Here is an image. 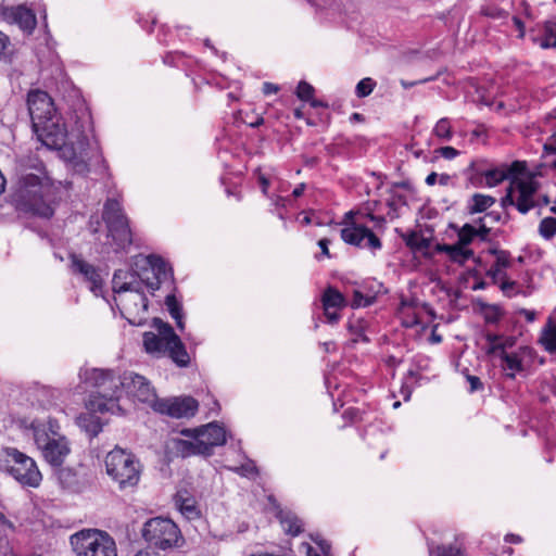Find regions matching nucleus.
<instances>
[{"label":"nucleus","instance_id":"1","mask_svg":"<svg viewBox=\"0 0 556 556\" xmlns=\"http://www.w3.org/2000/svg\"><path fill=\"white\" fill-rule=\"evenodd\" d=\"M59 187L38 161H21L12 185V201L21 210L40 217L53 215Z\"/></svg>","mask_w":556,"mask_h":556},{"label":"nucleus","instance_id":"2","mask_svg":"<svg viewBox=\"0 0 556 556\" xmlns=\"http://www.w3.org/2000/svg\"><path fill=\"white\" fill-rule=\"evenodd\" d=\"M33 128L42 144L59 150L61 157L77 174L88 173L90 161L98 162L101 159L97 144H91L85 135H68L58 114Z\"/></svg>","mask_w":556,"mask_h":556},{"label":"nucleus","instance_id":"3","mask_svg":"<svg viewBox=\"0 0 556 556\" xmlns=\"http://www.w3.org/2000/svg\"><path fill=\"white\" fill-rule=\"evenodd\" d=\"M79 379L84 390L90 391L87 407L91 412L117 414L122 412L124 374L116 376L111 369L81 368Z\"/></svg>","mask_w":556,"mask_h":556},{"label":"nucleus","instance_id":"4","mask_svg":"<svg viewBox=\"0 0 556 556\" xmlns=\"http://www.w3.org/2000/svg\"><path fill=\"white\" fill-rule=\"evenodd\" d=\"M191 440H179L177 448L182 456L211 455L213 447L222 446L227 441L226 430L216 421L195 429H187L181 432Z\"/></svg>","mask_w":556,"mask_h":556},{"label":"nucleus","instance_id":"5","mask_svg":"<svg viewBox=\"0 0 556 556\" xmlns=\"http://www.w3.org/2000/svg\"><path fill=\"white\" fill-rule=\"evenodd\" d=\"M0 470L23 486L37 488L42 480L36 462L15 447L0 451Z\"/></svg>","mask_w":556,"mask_h":556},{"label":"nucleus","instance_id":"6","mask_svg":"<svg viewBox=\"0 0 556 556\" xmlns=\"http://www.w3.org/2000/svg\"><path fill=\"white\" fill-rule=\"evenodd\" d=\"M108 476L118 484L119 489L131 488L140 480V463L136 456L121 447H115L105 456Z\"/></svg>","mask_w":556,"mask_h":556},{"label":"nucleus","instance_id":"7","mask_svg":"<svg viewBox=\"0 0 556 556\" xmlns=\"http://www.w3.org/2000/svg\"><path fill=\"white\" fill-rule=\"evenodd\" d=\"M58 425L33 424L34 440L45 459L52 466H61L70 453L68 442L58 432Z\"/></svg>","mask_w":556,"mask_h":556},{"label":"nucleus","instance_id":"8","mask_svg":"<svg viewBox=\"0 0 556 556\" xmlns=\"http://www.w3.org/2000/svg\"><path fill=\"white\" fill-rule=\"evenodd\" d=\"M76 556H117L115 541L106 532L84 529L70 538Z\"/></svg>","mask_w":556,"mask_h":556},{"label":"nucleus","instance_id":"9","mask_svg":"<svg viewBox=\"0 0 556 556\" xmlns=\"http://www.w3.org/2000/svg\"><path fill=\"white\" fill-rule=\"evenodd\" d=\"M141 534L149 544L148 547L166 551L179 545L182 541L181 532L177 525L163 517H154L147 520L142 527Z\"/></svg>","mask_w":556,"mask_h":556},{"label":"nucleus","instance_id":"10","mask_svg":"<svg viewBox=\"0 0 556 556\" xmlns=\"http://www.w3.org/2000/svg\"><path fill=\"white\" fill-rule=\"evenodd\" d=\"M149 274L154 278H172L174 275L172 266L163 257L154 254H139L131 258L127 271L116 269L112 278H122L123 275L130 278H148Z\"/></svg>","mask_w":556,"mask_h":556},{"label":"nucleus","instance_id":"11","mask_svg":"<svg viewBox=\"0 0 556 556\" xmlns=\"http://www.w3.org/2000/svg\"><path fill=\"white\" fill-rule=\"evenodd\" d=\"M103 219L108 225L109 235L118 248L125 249L131 243V232L128 220L123 214L118 201L110 199L105 202Z\"/></svg>","mask_w":556,"mask_h":556},{"label":"nucleus","instance_id":"12","mask_svg":"<svg viewBox=\"0 0 556 556\" xmlns=\"http://www.w3.org/2000/svg\"><path fill=\"white\" fill-rule=\"evenodd\" d=\"M143 282L144 280H131L118 283L117 280H112V290L117 305H122L129 313L140 309L146 312L149 302L143 292Z\"/></svg>","mask_w":556,"mask_h":556},{"label":"nucleus","instance_id":"13","mask_svg":"<svg viewBox=\"0 0 556 556\" xmlns=\"http://www.w3.org/2000/svg\"><path fill=\"white\" fill-rule=\"evenodd\" d=\"M538 182L532 177L516 178L511 181L504 203L515 204L517 210L526 214L532 207L540 205L534 201Z\"/></svg>","mask_w":556,"mask_h":556},{"label":"nucleus","instance_id":"14","mask_svg":"<svg viewBox=\"0 0 556 556\" xmlns=\"http://www.w3.org/2000/svg\"><path fill=\"white\" fill-rule=\"evenodd\" d=\"M123 383V392H125L128 397L132 401L147 404L153 409V405L157 402L159 397L154 387L144 376L134 371H125Z\"/></svg>","mask_w":556,"mask_h":556},{"label":"nucleus","instance_id":"15","mask_svg":"<svg viewBox=\"0 0 556 556\" xmlns=\"http://www.w3.org/2000/svg\"><path fill=\"white\" fill-rule=\"evenodd\" d=\"M153 410L172 418H189L197 413L198 402L191 396L159 399Z\"/></svg>","mask_w":556,"mask_h":556},{"label":"nucleus","instance_id":"16","mask_svg":"<svg viewBox=\"0 0 556 556\" xmlns=\"http://www.w3.org/2000/svg\"><path fill=\"white\" fill-rule=\"evenodd\" d=\"M341 239L350 245L376 251L381 249L380 239L367 227L351 223L341 229Z\"/></svg>","mask_w":556,"mask_h":556},{"label":"nucleus","instance_id":"17","mask_svg":"<svg viewBox=\"0 0 556 556\" xmlns=\"http://www.w3.org/2000/svg\"><path fill=\"white\" fill-rule=\"evenodd\" d=\"M29 115L35 125H42V122L56 115L51 97L42 90H31L27 97Z\"/></svg>","mask_w":556,"mask_h":556},{"label":"nucleus","instance_id":"18","mask_svg":"<svg viewBox=\"0 0 556 556\" xmlns=\"http://www.w3.org/2000/svg\"><path fill=\"white\" fill-rule=\"evenodd\" d=\"M0 15L3 21L18 26V28L27 35H30L37 25L34 11L24 4L1 5Z\"/></svg>","mask_w":556,"mask_h":556},{"label":"nucleus","instance_id":"19","mask_svg":"<svg viewBox=\"0 0 556 556\" xmlns=\"http://www.w3.org/2000/svg\"><path fill=\"white\" fill-rule=\"evenodd\" d=\"M324 314L329 324H334L340 319L339 312L345 306V299L334 288H327L321 295Z\"/></svg>","mask_w":556,"mask_h":556},{"label":"nucleus","instance_id":"20","mask_svg":"<svg viewBox=\"0 0 556 556\" xmlns=\"http://www.w3.org/2000/svg\"><path fill=\"white\" fill-rule=\"evenodd\" d=\"M174 501L175 506L186 519L194 520L201 517V510L197 500L188 491H178Z\"/></svg>","mask_w":556,"mask_h":556},{"label":"nucleus","instance_id":"21","mask_svg":"<svg viewBox=\"0 0 556 556\" xmlns=\"http://www.w3.org/2000/svg\"><path fill=\"white\" fill-rule=\"evenodd\" d=\"M453 228L457 231V243L462 247H467L473 242L476 238H479L481 241H485L489 237V227L483 225H471L465 224L462 227L453 226Z\"/></svg>","mask_w":556,"mask_h":556},{"label":"nucleus","instance_id":"22","mask_svg":"<svg viewBox=\"0 0 556 556\" xmlns=\"http://www.w3.org/2000/svg\"><path fill=\"white\" fill-rule=\"evenodd\" d=\"M435 251L444 253L450 261L457 264H464L473 257V251L470 248L462 247L457 242L454 244L437 243Z\"/></svg>","mask_w":556,"mask_h":556},{"label":"nucleus","instance_id":"23","mask_svg":"<svg viewBox=\"0 0 556 556\" xmlns=\"http://www.w3.org/2000/svg\"><path fill=\"white\" fill-rule=\"evenodd\" d=\"M493 352H498L501 358V367L509 378H515L516 374L523 369L522 359L517 353H508L504 346L492 349Z\"/></svg>","mask_w":556,"mask_h":556},{"label":"nucleus","instance_id":"24","mask_svg":"<svg viewBox=\"0 0 556 556\" xmlns=\"http://www.w3.org/2000/svg\"><path fill=\"white\" fill-rule=\"evenodd\" d=\"M143 346L147 353L156 357L164 356L167 351L166 341L151 331L143 333Z\"/></svg>","mask_w":556,"mask_h":556},{"label":"nucleus","instance_id":"25","mask_svg":"<svg viewBox=\"0 0 556 556\" xmlns=\"http://www.w3.org/2000/svg\"><path fill=\"white\" fill-rule=\"evenodd\" d=\"M168 357L178 366V367H187L190 364V356L180 340L174 341L173 343L167 345L166 354Z\"/></svg>","mask_w":556,"mask_h":556},{"label":"nucleus","instance_id":"26","mask_svg":"<svg viewBox=\"0 0 556 556\" xmlns=\"http://www.w3.org/2000/svg\"><path fill=\"white\" fill-rule=\"evenodd\" d=\"M540 344L551 354H556V324L549 317L541 330Z\"/></svg>","mask_w":556,"mask_h":556},{"label":"nucleus","instance_id":"27","mask_svg":"<svg viewBox=\"0 0 556 556\" xmlns=\"http://www.w3.org/2000/svg\"><path fill=\"white\" fill-rule=\"evenodd\" d=\"M76 422L89 437H97L102 430L100 418L92 413L80 414Z\"/></svg>","mask_w":556,"mask_h":556},{"label":"nucleus","instance_id":"28","mask_svg":"<svg viewBox=\"0 0 556 556\" xmlns=\"http://www.w3.org/2000/svg\"><path fill=\"white\" fill-rule=\"evenodd\" d=\"M500 289L508 298H514L517 295H522L526 298L531 295L533 292V287L531 285L525 286L521 283V280H502Z\"/></svg>","mask_w":556,"mask_h":556},{"label":"nucleus","instance_id":"29","mask_svg":"<svg viewBox=\"0 0 556 556\" xmlns=\"http://www.w3.org/2000/svg\"><path fill=\"white\" fill-rule=\"evenodd\" d=\"M68 260L73 274L83 275L85 278H93V276H97L98 278L100 277V274L96 271V268L81 257L75 254H68Z\"/></svg>","mask_w":556,"mask_h":556},{"label":"nucleus","instance_id":"30","mask_svg":"<svg viewBox=\"0 0 556 556\" xmlns=\"http://www.w3.org/2000/svg\"><path fill=\"white\" fill-rule=\"evenodd\" d=\"M165 305L172 318L175 320L177 328L180 331L185 330V320L182 306L174 294H168L165 298Z\"/></svg>","mask_w":556,"mask_h":556},{"label":"nucleus","instance_id":"31","mask_svg":"<svg viewBox=\"0 0 556 556\" xmlns=\"http://www.w3.org/2000/svg\"><path fill=\"white\" fill-rule=\"evenodd\" d=\"M382 283H378V289L376 291H367L363 292L362 290H354L353 300H352V307L358 308V307H366L371 305L378 293L382 292Z\"/></svg>","mask_w":556,"mask_h":556},{"label":"nucleus","instance_id":"32","mask_svg":"<svg viewBox=\"0 0 556 556\" xmlns=\"http://www.w3.org/2000/svg\"><path fill=\"white\" fill-rule=\"evenodd\" d=\"M495 203V199L491 195L476 193L471 197L468 211L470 214L482 213Z\"/></svg>","mask_w":556,"mask_h":556},{"label":"nucleus","instance_id":"33","mask_svg":"<svg viewBox=\"0 0 556 556\" xmlns=\"http://www.w3.org/2000/svg\"><path fill=\"white\" fill-rule=\"evenodd\" d=\"M477 305L479 306L480 312L483 315L485 323L488 324L498 323L502 316L504 315V312L501 308V306L496 304H486L481 300H478Z\"/></svg>","mask_w":556,"mask_h":556},{"label":"nucleus","instance_id":"34","mask_svg":"<svg viewBox=\"0 0 556 556\" xmlns=\"http://www.w3.org/2000/svg\"><path fill=\"white\" fill-rule=\"evenodd\" d=\"M152 327L157 331V336L166 341L167 345L179 339L173 327L161 318H153Z\"/></svg>","mask_w":556,"mask_h":556},{"label":"nucleus","instance_id":"35","mask_svg":"<svg viewBox=\"0 0 556 556\" xmlns=\"http://www.w3.org/2000/svg\"><path fill=\"white\" fill-rule=\"evenodd\" d=\"M280 523L283 530L291 534L298 535L302 531V521L291 513L280 514Z\"/></svg>","mask_w":556,"mask_h":556},{"label":"nucleus","instance_id":"36","mask_svg":"<svg viewBox=\"0 0 556 556\" xmlns=\"http://www.w3.org/2000/svg\"><path fill=\"white\" fill-rule=\"evenodd\" d=\"M404 239L406 244L413 250L427 251L431 248V240L415 231L405 236Z\"/></svg>","mask_w":556,"mask_h":556},{"label":"nucleus","instance_id":"37","mask_svg":"<svg viewBox=\"0 0 556 556\" xmlns=\"http://www.w3.org/2000/svg\"><path fill=\"white\" fill-rule=\"evenodd\" d=\"M540 47L546 49L556 47V22L548 21L544 25L543 37L539 40Z\"/></svg>","mask_w":556,"mask_h":556},{"label":"nucleus","instance_id":"38","mask_svg":"<svg viewBox=\"0 0 556 556\" xmlns=\"http://www.w3.org/2000/svg\"><path fill=\"white\" fill-rule=\"evenodd\" d=\"M434 135L445 141L452 139L453 132L450 121L445 117L438 121L433 129Z\"/></svg>","mask_w":556,"mask_h":556},{"label":"nucleus","instance_id":"39","mask_svg":"<svg viewBox=\"0 0 556 556\" xmlns=\"http://www.w3.org/2000/svg\"><path fill=\"white\" fill-rule=\"evenodd\" d=\"M507 178V174L503 169L493 168L484 173V185L488 187H495Z\"/></svg>","mask_w":556,"mask_h":556},{"label":"nucleus","instance_id":"40","mask_svg":"<svg viewBox=\"0 0 556 556\" xmlns=\"http://www.w3.org/2000/svg\"><path fill=\"white\" fill-rule=\"evenodd\" d=\"M540 235L545 239H551L556 235V218L545 217L539 226Z\"/></svg>","mask_w":556,"mask_h":556},{"label":"nucleus","instance_id":"41","mask_svg":"<svg viewBox=\"0 0 556 556\" xmlns=\"http://www.w3.org/2000/svg\"><path fill=\"white\" fill-rule=\"evenodd\" d=\"M376 86V83L374 79L366 77L359 80L355 88V93L358 98H364L369 96L374 88Z\"/></svg>","mask_w":556,"mask_h":556},{"label":"nucleus","instance_id":"42","mask_svg":"<svg viewBox=\"0 0 556 556\" xmlns=\"http://www.w3.org/2000/svg\"><path fill=\"white\" fill-rule=\"evenodd\" d=\"M314 92H315V89L311 84H308L304 80L299 83L298 88H296V97L300 100L311 101L312 98L314 97Z\"/></svg>","mask_w":556,"mask_h":556},{"label":"nucleus","instance_id":"43","mask_svg":"<svg viewBox=\"0 0 556 556\" xmlns=\"http://www.w3.org/2000/svg\"><path fill=\"white\" fill-rule=\"evenodd\" d=\"M237 473L243 477H251L257 473L255 464L252 460H248L245 464L233 469Z\"/></svg>","mask_w":556,"mask_h":556},{"label":"nucleus","instance_id":"44","mask_svg":"<svg viewBox=\"0 0 556 556\" xmlns=\"http://www.w3.org/2000/svg\"><path fill=\"white\" fill-rule=\"evenodd\" d=\"M501 219V214L497 213V212H490L488 214H485L483 217H480L478 220H477V224L478 225H485L486 227H489V231L491 230V227L492 225H494L495 223L500 222Z\"/></svg>","mask_w":556,"mask_h":556},{"label":"nucleus","instance_id":"45","mask_svg":"<svg viewBox=\"0 0 556 556\" xmlns=\"http://www.w3.org/2000/svg\"><path fill=\"white\" fill-rule=\"evenodd\" d=\"M507 266V260L505 257H497L494 265H492L488 271V274L492 278H496L498 276H502V269Z\"/></svg>","mask_w":556,"mask_h":556},{"label":"nucleus","instance_id":"46","mask_svg":"<svg viewBox=\"0 0 556 556\" xmlns=\"http://www.w3.org/2000/svg\"><path fill=\"white\" fill-rule=\"evenodd\" d=\"M105 281L106 280H87L88 282V289L96 295V296H102L104 298V294H103V289H104V286H105Z\"/></svg>","mask_w":556,"mask_h":556},{"label":"nucleus","instance_id":"47","mask_svg":"<svg viewBox=\"0 0 556 556\" xmlns=\"http://www.w3.org/2000/svg\"><path fill=\"white\" fill-rule=\"evenodd\" d=\"M437 556H463L460 551L453 546H438Z\"/></svg>","mask_w":556,"mask_h":556},{"label":"nucleus","instance_id":"48","mask_svg":"<svg viewBox=\"0 0 556 556\" xmlns=\"http://www.w3.org/2000/svg\"><path fill=\"white\" fill-rule=\"evenodd\" d=\"M437 152L446 160H453L459 154V152L453 147H442L438 149Z\"/></svg>","mask_w":556,"mask_h":556},{"label":"nucleus","instance_id":"49","mask_svg":"<svg viewBox=\"0 0 556 556\" xmlns=\"http://www.w3.org/2000/svg\"><path fill=\"white\" fill-rule=\"evenodd\" d=\"M403 324L405 327H414V326L421 324V321H420V318H419V315L417 314V312H415V309H413L412 315L405 317L403 320Z\"/></svg>","mask_w":556,"mask_h":556},{"label":"nucleus","instance_id":"50","mask_svg":"<svg viewBox=\"0 0 556 556\" xmlns=\"http://www.w3.org/2000/svg\"><path fill=\"white\" fill-rule=\"evenodd\" d=\"M10 46L9 37L0 30V58L4 56Z\"/></svg>","mask_w":556,"mask_h":556},{"label":"nucleus","instance_id":"51","mask_svg":"<svg viewBox=\"0 0 556 556\" xmlns=\"http://www.w3.org/2000/svg\"><path fill=\"white\" fill-rule=\"evenodd\" d=\"M467 380L470 383V392H475V391L482 389V382L478 377L468 376Z\"/></svg>","mask_w":556,"mask_h":556},{"label":"nucleus","instance_id":"52","mask_svg":"<svg viewBox=\"0 0 556 556\" xmlns=\"http://www.w3.org/2000/svg\"><path fill=\"white\" fill-rule=\"evenodd\" d=\"M329 244H330V240L327 239V238H323L318 241V247L321 251V254L326 257H330V253H329Z\"/></svg>","mask_w":556,"mask_h":556},{"label":"nucleus","instance_id":"53","mask_svg":"<svg viewBox=\"0 0 556 556\" xmlns=\"http://www.w3.org/2000/svg\"><path fill=\"white\" fill-rule=\"evenodd\" d=\"M278 91H279V87L277 85L271 84V83L263 84L264 94L268 96V94L277 93Z\"/></svg>","mask_w":556,"mask_h":556},{"label":"nucleus","instance_id":"54","mask_svg":"<svg viewBox=\"0 0 556 556\" xmlns=\"http://www.w3.org/2000/svg\"><path fill=\"white\" fill-rule=\"evenodd\" d=\"M520 315L525 316L528 323H533L536 318V313L534 311L521 308L518 312Z\"/></svg>","mask_w":556,"mask_h":556},{"label":"nucleus","instance_id":"55","mask_svg":"<svg viewBox=\"0 0 556 556\" xmlns=\"http://www.w3.org/2000/svg\"><path fill=\"white\" fill-rule=\"evenodd\" d=\"M513 23H514V26L516 27V29L519 31L518 37L522 38L525 36V25H523L522 21L519 17L514 16Z\"/></svg>","mask_w":556,"mask_h":556},{"label":"nucleus","instance_id":"56","mask_svg":"<svg viewBox=\"0 0 556 556\" xmlns=\"http://www.w3.org/2000/svg\"><path fill=\"white\" fill-rule=\"evenodd\" d=\"M134 556H162V555L159 552H155L154 549L147 547V548L138 551Z\"/></svg>","mask_w":556,"mask_h":556},{"label":"nucleus","instance_id":"57","mask_svg":"<svg viewBox=\"0 0 556 556\" xmlns=\"http://www.w3.org/2000/svg\"><path fill=\"white\" fill-rule=\"evenodd\" d=\"M317 544H318L321 553L324 554V556H328L329 551H330V545L324 540L317 541Z\"/></svg>","mask_w":556,"mask_h":556},{"label":"nucleus","instance_id":"58","mask_svg":"<svg viewBox=\"0 0 556 556\" xmlns=\"http://www.w3.org/2000/svg\"><path fill=\"white\" fill-rule=\"evenodd\" d=\"M258 182L262 186L263 193L267 194V189H268V186H269V180L264 175H260L258 176Z\"/></svg>","mask_w":556,"mask_h":556},{"label":"nucleus","instance_id":"59","mask_svg":"<svg viewBox=\"0 0 556 556\" xmlns=\"http://www.w3.org/2000/svg\"><path fill=\"white\" fill-rule=\"evenodd\" d=\"M0 527L9 529L13 528L12 522L5 517V515L2 511H0Z\"/></svg>","mask_w":556,"mask_h":556},{"label":"nucleus","instance_id":"60","mask_svg":"<svg viewBox=\"0 0 556 556\" xmlns=\"http://www.w3.org/2000/svg\"><path fill=\"white\" fill-rule=\"evenodd\" d=\"M161 280H144L143 288L149 287L152 290H157L160 288Z\"/></svg>","mask_w":556,"mask_h":556},{"label":"nucleus","instance_id":"61","mask_svg":"<svg viewBox=\"0 0 556 556\" xmlns=\"http://www.w3.org/2000/svg\"><path fill=\"white\" fill-rule=\"evenodd\" d=\"M275 206H285L286 199L280 195H275L269 198Z\"/></svg>","mask_w":556,"mask_h":556},{"label":"nucleus","instance_id":"62","mask_svg":"<svg viewBox=\"0 0 556 556\" xmlns=\"http://www.w3.org/2000/svg\"><path fill=\"white\" fill-rule=\"evenodd\" d=\"M305 190V185L304 184H300L299 186H296L292 192L293 197L295 198H299L303 194Z\"/></svg>","mask_w":556,"mask_h":556},{"label":"nucleus","instance_id":"63","mask_svg":"<svg viewBox=\"0 0 556 556\" xmlns=\"http://www.w3.org/2000/svg\"><path fill=\"white\" fill-rule=\"evenodd\" d=\"M437 178H438V174L431 173L426 177V184L429 186H433L437 181Z\"/></svg>","mask_w":556,"mask_h":556},{"label":"nucleus","instance_id":"64","mask_svg":"<svg viewBox=\"0 0 556 556\" xmlns=\"http://www.w3.org/2000/svg\"><path fill=\"white\" fill-rule=\"evenodd\" d=\"M488 285L489 283L486 280H477L476 283L472 286V289L473 290H482V289L486 288Z\"/></svg>","mask_w":556,"mask_h":556}]
</instances>
